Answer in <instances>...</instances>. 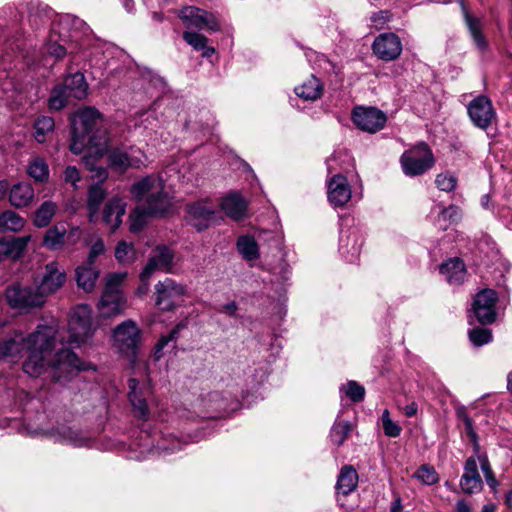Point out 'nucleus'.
<instances>
[{"instance_id":"obj_1","label":"nucleus","mask_w":512,"mask_h":512,"mask_svg":"<svg viewBox=\"0 0 512 512\" xmlns=\"http://www.w3.org/2000/svg\"><path fill=\"white\" fill-rule=\"evenodd\" d=\"M55 341L56 330L51 326L39 325L27 337L21 331H15L0 341V355L16 361L27 351L28 357L23 363L26 374L38 377L49 372L55 382L65 384L85 368L78 356L68 348L58 350L48 361L47 357L54 348Z\"/></svg>"},{"instance_id":"obj_2","label":"nucleus","mask_w":512,"mask_h":512,"mask_svg":"<svg viewBox=\"0 0 512 512\" xmlns=\"http://www.w3.org/2000/svg\"><path fill=\"white\" fill-rule=\"evenodd\" d=\"M93 36L90 27L79 17L65 14L52 22L45 51L56 60L85 49Z\"/></svg>"},{"instance_id":"obj_3","label":"nucleus","mask_w":512,"mask_h":512,"mask_svg":"<svg viewBox=\"0 0 512 512\" xmlns=\"http://www.w3.org/2000/svg\"><path fill=\"white\" fill-rule=\"evenodd\" d=\"M101 114L93 107L78 111L72 119L70 150L73 154H81L87 147H95L102 153L107 146V138L99 126Z\"/></svg>"},{"instance_id":"obj_4","label":"nucleus","mask_w":512,"mask_h":512,"mask_svg":"<svg viewBox=\"0 0 512 512\" xmlns=\"http://www.w3.org/2000/svg\"><path fill=\"white\" fill-rule=\"evenodd\" d=\"M130 191L137 199L146 197L144 206L151 215H164L169 211L171 201L164 192V181L160 177L146 176L134 183Z\"/></svg>"},{"instance_id":"obj_5","label":"nucleus","mask_w":512,"mask_h":512,"mask_svg":"<svg viewBox=\"0 0 512 512\" xmlns=\"http://www.w3.org/2000/svg\"><path fill=\"white\" fill-rule=\"evenodd\" d=\"M126 273H114L107 277L104 291L99 301V311L103 317L121 314L126 308V298L121 292V284Z\"/></svg>"},{"instance_id":"obj_6","label":"nucleus","mask_w":512,"mask_h":512,"mask_svg":"<svg viewBox=\"0 0 512 512\" xmlns=\"http://www.w3.org/2000/svg\"><path fill=\"white\" fill-rule=\"evenodd\" d=\"M400 164L406 176L416 177L429 171L435 164V158L430 147L421 142L404 151Z\"/></svg>"},{"instance_id":"obj_7","label":"nucleus","mask_w":512,"mask_h":512,"mask_svg":"<svg viewBox=\"0 0 512 512\" xmlns=\"http://www.w3.org/2000/svg\"><path fill=\"white\" fill-rule=\"evenodd\" d=\"M185 294V285L166 277L155 285V305L162 311H172L181 305Z\"/></svg>"},{"instance_id":"obj_8","label":"nucleus","mask_w":512,"mask_h":512,"mask_svg":"<svg viewBox=\"0 0 512 512\" xmlns=\"http://www.w3.org/2000/svg\"><path fill=\"white\" fill-rule=\"evenodd\" d=\"M114 346L127 356L137 353L141 330L133 320H125L113 330Z\"/></svg>"},{"instance_id":"obj_9","label":"nucleus","mask_w":512,"mask_h":512,"mask_svg":"<svg viewBox=\"0 0 512 512\" xmlns=\"http://www.w3.org/2000/svg\"><path fill=\"white\" fill-rule=\"evenodd\" d=\"M69 334L70 342L77 345L86 342L92 336L91 309L88 305L74 308L69 320Z\"/></svg>"},{"instance_id":"obj_10","label":"nucleus","mask_w":512,"mask_h":512,"mask_svg":"<svg viewBox=\"0 0 512 512\" xmlns=\"http://www.w3.org/2000/svg\"><path fill=\"white\" fill-rule=\"evenodd\" d=\"M5 298L8 305L13 309H30L42 306L45 302L38 290L31 287L13 284L5 291Z\"/></svg>"},{"instance_id":"obj_11","label":"nucleus","mask_w":512,"mask_h":512,"mask_svg":"<svg viewBox=\"0 0 512 512\" xmlns=\"http://www.w3.org/2000/svg\"><path fill=\"white\" fill-rule=\"evenodd\" d=\"M186 212L188 221L198 231L207 229L221 218L219 211L205 201L189 204Z\"/></svg>"},{"instance_id":"obj_12","label":"nucleus","mask_w":512,"mask_h":512,"mask_svg":"<svg viewBox=\"0 0 512 512\" xmlns=\"http://www.w3.org/2000/svg\"><path fill=\"white\" fill-rule=\"evenodd\" d=\"M353 123L362 131L376 133L383 129L386 115L375 107H356L352 112Z\"/></svg>"},{"instance_id":"obj_13","label":"nucleus","mask_w":512,"mask_h":512,"mask_svg":"<svg viewBox=\"0 0 512 512\" xmlns=\"http://www.w3.org/2000/svg\"><path fill=\"white\" fill-rule=\"evenodd\" d=\"M497 293L492 289L480 291L473 301V312L482 325L491 324L495 321Z\"/></svg>"},{"instance_id":"obj_14","label":"nucleus","mask_w":512,"mask_h":512,"mask_svg":"<svg viewBox=\"0 0 512 512\" xmlns=\"http://www.w3.org/2000/svg\"><path fill=\"white\" fill-rule=\"evenodd\" d=\"M66 282V272L58 262L52 261L45 266L41 281L37 286L43 299L57 292Z\"/></svg>"},{"instance_id":"obj_15","label":"nucleus","mask_w":512,"mask_h":512,"mask_svg":"<svg viewBox=\"0 0 512 512\" xmlns=\"http://www.w3.org/2000/svg\"><path fill=\"white\" fill-rule=\"evenodd\" d=\"M468 114L472 123L480 129H487L496 116L492 102L483 95L476 97L469 103Z\"/></svg>"},{"instance_id":"obj_16","label":"nucleus","mask_w":512,"mask_h":512,"mask_svg":"<svg viewBox=\"0 0 512 512\" xmlns=\"http://www.w3.org/2000/svg\"><path fill=\"white\" fill-rule=\"evenodd\" d=\"M363 237L357 228L341 229L339 252L349 263H354L361 252Z\"/></svg>"},{"instance_id":"obj_17","label":"nucleus","mask_w":512,"mask_h":512,"mask_svg":"<svg viewBox=\"0 0 512 512\" xmlns=\"http://www.w3.org/2000/svg\"><path fill=\"white\" fill-rule=\"evenodd\" d=\"M372 48L381 60L393 61L401 55L402 43L395 33H383L375 38Z\"/></svg>"},{"instance_id":"obj_18","label":"nucleus","mask_w":512,"mask_h":512,"mask_svg":"<svg viewBox=\"0 0 512 512\" xmlns=\"http://www.w3.org/2000/svg\"><path fill=\"white\" fill-rule=\"evenodd\" d=\"M173 258L174 255L171 249L166 246H157L144 266L140 279L142 281L149 280L156 270L170 271Z\"/></svg>"},{"instance_id":"obj_19","label":"nucleus","mask_w":512,"mask_h":512,"mask_svg":"<svg viewBox=\"0 0 512 512\" xmlns=\"http://www.w3.org/2000/svg\"><path fill=\"white\" fill-rule=\"evenodd\" d=\"M141 153L130 147L128 150L124 148H115L108 155L109 164L115 170L124 172L128 168H138L143 164Z\"/></svg>"},{"instance_id":"obj_20","label":"nucleus","mask_w":512,"mask_h":512,"mask_svg":"<svg viewBox=\"0 0 512 512\" xmlns=\"http://www.w3.org/2000/svg\"><path fill=\"white\" fill-rule=\"evenodd\" d=\"M128 399L132 406L134 417L146 422L150 419V409L146 401L144 390L139 387V381L135 378L128 380Z\"/></svg>"},{"instance_id":"obj_21","label":"nucleus","mask_w":512,"mask_h":512,"mask_svg":"<svg viewBox=\"0 0 512 512\" xmlns=\"http://www.w3.org/2000/svg\"><path fill=\"white\" fill-rule=\"evenodd\" d=\"M328 199L334 207H343L351 199V188L345 176L336 174L329 180Z\"/></svg>"},{"instance_id":"obj_22","label":"nucleus","mask_w":512,"mask_h":512,"mask_svg":"<svg viewBox=\"0 0 512 512\" xmlns=\"http://www.w3.org/2000/svg\"><path fill=\"white\" fill-rule=\"evenodd\" d=\"M460 486L466 494H474L482 490L483 482L478 472L477 461L474 457H469L465 462L464 473L460 479Z\"/></svg>"},{"instance_id":"obj_23","label":"nucleus","mask_w":512,"mask_h":512,"mask_svg":"<svg viewBox=\"0 0 512 512\" xmlns=\"http://www.w3.org/2000/svg\"><path fill=\"white\" fill-rule=\"evenodd\" d=\"M447 2H451L452 0H446ZM460 2L462 12L464 15L465 23L467 25V28L469 30V33L474 41V44L476 47L484 51L488 47L487 40L482 32L483 30V23L480 18L475 17L469 13L467 10L463 0H458Z\"/></svg>"},{"instance_id":"obj_24","label":"nucleus","mask_w":512,"mask_h":512,"mask_svg":"<svg viewBox=\"0 0 512 512\" xmlns=\"http://www.w3.org/2000/svg\"><path fill=\"white\" fill-rule=\"evenodd\" d=\"M126 212V203L117 197L109 200L104 208L102 220L111 231H115L122 223V217Z\"/></svg>"},{"instance_id":"obj_25","label":"nucleus","mask_w":512,"mask_h":512,"mask_svg":"<svg viewBox=\"0 0 512 512\" xmlns=\"http://www.w3.org/2000/svg\"><path fill=\"white\" fill-rule=\"evenodd\" d=\"M29 241V235L0 239V261H3L7 258H19L25 251Z\"/></svg>"},{"instance_id":"obj_26","label":"nucleus","mask_w":512,"mask_h":512,"mask_svg":"<svg viewBox=\"0 0 512 512\" xmlns=\"http://www.w3.org/2000/svg\"><path fill=\"white\" fill-rule=\"evenodd\" d=\"M60 87L63 88L72 99L81 100L87 96L88 85L84 75L80 72L68 75Z\"/></svg>"},{"instance_id":"obj_27","label":"nucleus","mask_w":512,"mask_h":512,"mask_svg":"<svg viewBox=\"0 0 512 512\" xmlns=\"http://www.w3.org/2000/svg\"><path fill=\"white\" fill-rule=\"evenodd\" d=\"M440 273L445 276L447 282L452 285L461 284L466 276L464 262L459 258H452L439 267Z\"/></svg>"},{"instance_id":"obj_28","label":"nucleus","mask_w":512,"mask_h":512,"mask_svg":"<svg viewBox=\"0 0 512 512\" xmlns=\"http://www.w3.org/2000/svg\"><path fill=\"white\" fill-rule=\"evenodd\" d=\"M54 437L61 443L75 447L88 446L91 442V437L89 435L81 430L73 429L71 427H61L57 429Z\"/></svg>"},{"instance_id":"obj_29","label":"nucleus","mask_w":512,"mask_h":512,"mask_svg":"<svg viewBox=\"0 0 512 512\" xmlns=\"http://www.w3.org/2000/svg\"><path fill=\"white\" fill-rule=\"evenodd\" d=\"M324 90V84L322 81L314 75H311L301 85L295 87V94L306 101L318 100Z\"/></svg>"},{"instance_id":"obj_30","label":"nucleus","mask_w":512,"mask_h":512,"mask_svg":"<svg viewBox=\"0 0 512 512\" xmlns=\"http://www.w3.org/2000/svg\"><path fill=\"white\" fill-rule=\"evenodd\" d=\"M358 485V474L352 465H345L341 468L337 483V493L348 495L353 492Z\"/></svg>"},{"instance_id":"obj_31","label":"nucleus","mask_w":512,"mask_h":512,"mask_svg":"<svg viewBox=\"0 0 512 512\" xmlns=\"http://www.w3.org/2000/svg\"><path fill=\"white\" fill-rule=\"evenodd\" d=\"M221 208L227 216L239 220L245 215L247 204L240 195L234 193L222 199Z\"/></svg>"},{"instance_id":"obj_32","label":"nucleus","mask_w":512,"mask_h":512,"mask_svg":"<svg viewBox=\"0 0 512 512\" xmlns=\"http://www.w3.org/2000/svg\"><path fill=\"white\" fill-rule=\"evenodd\" d=\"M34 198V189L29 183H18L14 185L9 194V201L14 207H25Z\"/></svg>"},{"instance_id":"obj_33","label":"nucleus","mask_w":512,"mask_h":512,"mask_svg":"<svg viewBox=\"0 0 512 512\" xmlns=\"http://www.w3.org/2000/svg\"><path fill=\"white\" fill-rule=\"evenodd\" d=\"M76 282L78 287L85 292H91L96 285L99 271L93 265H81L75 271Z\"/></svg>"},{"instance_id":"obj_34","label":"nucleus","mask_w":512,"mask_h":512,"mask_svg":"<svg viewBox=\"0 0 512 512\" xmlns=\"http://www.w3.org/2000/svg\"><path fill=\"white\" fill-rule=\"evenodd\" d=\"M66 234L67 231L63 224L54 225L46 231L42 244L49 250H59L65 242Z\"/></svg>"},{"instance_id":"obj_35","label":"nucleus","mask_w":512,"mask_h":512,"mask_svg":"<svg viewBox=\"0 0 512 512\" xmlns=\"http://www.w3.org/2000/svg\"><path fill=\"white\" fill-rule=\"evenodd\" d=\"M352 430H353V425L351 422L343 420L340 418V416H337V418L330 430V434H329L330 441L334 445L339 447L344 444V442L349 437Z\"/></svg>"},{"instance_id":"obj_36","label":"nucleus","mask_w":512,"mask_h":512,"mask_svg":"<svg viewBox=\"0 0 512 512\" xmlns=\"http://www.w3.org/2000/svg\"><path fill=\"white\" fill-rule=\"evenodd\" d=\"M183 39L193 47L196 51H202L203 57H211L215 53V48L208 46V38L200 33L185 31L183 33Z\"/></svg>"},{"instance_id":"obj_37","label":"nucleus","mask_w":512,"mask_h":512,"mask_svg":"<svg viewBox=\"0 0 512 512\" xmlns=\"http://www.w3.org/2000/svg\"><path fill=\"white\" fill-rule=\"evenodd\" d=\"M106 197V192L100 183L92 185L88 190L87 208L89 211V220L93 221L97 215L100 205Z\"/></svg>"},{"instance_id":"obj_38","label":"nucleus","mask_w":512,"mask_h":512,"mask_svg":"<svg viewBox=\"0 0 512 512\" xmlns=\"http://www.w3.org/2000/svg\"><path fill=\"white\" fill-rule=\"evenodd\" d=\"M238 252L247 261L256 260L259 257V248L252 236H240L236 243Z\"/></svg>"},{"instance_id":"obj_39","label":"nucleus","mask_w":512,"mask_h":512,"mask_svg":"<svg viewBox=\"0 0 512 512\" xmlns=\"http://www.w3.org/2000/svg\"><path fill=\"white\" fill-rule=\"evenodd\" d=\"M58 206L53 201H45L35 212L34 224L37 227H46L57 212Z\"/></svg>"},{"instance_id":"obj_40","label":"nucleus","mask_w":512,"mask_h":512,"mask_svg":"<svg viewBox=\"0 0 512 512\" xmlns=\"http://www.w3.org/2000/svg\"><path fill=\"white\" fill-rule=\"evenodd\" d=\"M179 326L173 328L167 335L161 336L154 346L151 357L154 361H159L164 355V349L170 346L172 349L176 346L178 338Z\"/></svg>"},{"instance_id":"obj_41","label":"nucleus","mask_w":512,"mask_h":512,"mask_svg":"<svg viewBox=\"0 0 512 512\" xmlns=\"http://www.w3.org/2000/svg\"><path fill=\"white\" fill-rule=\"evenodd\" d=\"M27 173L35 182L43 183L49 178L48 164L43 158L35 157L29 162Z\"/></svg>"},{"instance_id":"obj_42","label":"nucleus","mask_w":512,"mask_h":512,"mask_svg":"<svg viewBox=\"0 0 512 512\" xmlns=\"http://www.w3.org/2000/svg\"><path fill=\"white\" fill-rule=\"evenodd\" d=\"M25 221L16 212L8 210L0 214V229L3 231H20Z\"/></svg>"},{"instance_id":"obj_43","label":"nucleus","mask_w":512,"mask_h":512,"mask_svg":"<svg viewBox=\"0 0 512 512\" xmlns=\"http://www.w3.org/2000/svg\"><path fill=\"white\" fill-rule=\"evenodd\" d=\"M203 9L195 6H188L179 11V17L187 27L202 29Z\"/></svg>"},{"instance_id":"obj_44","label":"nucleus","mask_w":512,"mask_h":512,"mask_svg":"<svg viewBox=\"0 0 512 512\" xmlns=\"http://www.w3.org/2000/svg\"><path fill=\"white\" fill-rule=\"evenodd\" d=\"M54 119L49 116H41L36 119L34 123V137L37 142L44 143L47 140V135L54 129Z\"/></svg>"},{"instance_id":"obj_45","label":"nucleus","mask_w":512,"mask_h":512,"mask_svg":"<svg viewBox=\"0 0 512 512\" xmlns=\"http://www.w3.org/2000/svg\"><path fill=\"white\" fill-rule=\"evenodd\" d=\"M148 216H152L147 212L146 207L138 206L130 214V231L133 233L139 232L147 223Z\"/></svg>"},{"instance_id":"obj_46","label":"nucleus","mask_w":512,"mask_h":512,"mask_svg":"<svg viewBox=\"0 0 512 512\" xmlns=\"http://www.w3.org/2000/svg\"><path fill=\"white\" fill-rule=\"evenodd\" d=\"M70 100H72V98L68 96L60 85H58L51 91L49 107L52 110H61L69 103Z\"/></svg>"},{"instance_id":"obj_47","label":"nucleus","mask_w":512,"mask_h":512,"mask_svg":"<svg viewBox=\"0 0 512 512\" xmlns=\"http://www.w3.org/2000/svg\"><path fill=\"white\" fill-rule=\"evenodd\" d=\"M340 392L344 393L352 402H361L365 396V388L356 381H349L340 387Z\"/></svg>"},{"instance_id":"obj_48","label":"nucleus","mask_w":512,"mask_h":512,"mask_svg":"<svg viewBox=\"0 0 512 512\" xmlns=\"http://www.w3.org/2000/svg\"><path fill=\"white\" fill-rule=\"evenodd\" d=\"M468 336L475 346H482L492 341V332L488 328L474 327L469 330Z\"/></svg>"},{"instance_id":"obj_49","label":"nucleus","mask_w":512,"mask_h":512,"mask_svg":"<svg viewBox=\"0 0 512 512\" xmlns=\"http://www.w3.org/2000/svg\"><path fill=\"white\" fill-rule=\"evenodd\" d=\"M135 250L131 243L118 242L115 249V257L120 263H129L134 260Z\"/></svg>"},{"instance_id":"obj_50","label":"nucleus","mask_w":512,"mask_h":512,"mask_svg":"<svg viewBox=\"0 0 512 512\" xmlns=\"http://www.w3.org/2000/svg\"><path fill=\"white\" fill-rule=\"evenodd\" d=\"M478 460L480 462L481 470L484 474V478H485L487 485L491 489L495 490L498 487L499 482L497 481V479L494 476L493 470L491 468V465H490V462H489L487 456L479 455Z\"/></svg>"},{"instance_id":"obj_51","label":"nucleus","mask_w":512,"mask_h":512,"mask_svg":"<svg viewBox=\"0 0 512 512\" xmlns=\"http://www.w3.org/2000/svg\"><path fill=\"white\" fill-rule=\"evenodd\" d=\"M382 426L384 434L388 437L396 438L401 434V426L390 418V413L387 409L382 413Z\"/></svg>"},{"instance_id":"obj_52","label":"nucleus","mask_w":512,"mask_h":512,"mask_svg":"<svg viewBox=\"0 0 512 512\" xmlns=\"http://www.w3.org/2000/svg\"><path fill=\"white\" fill-rule=\"evenodd\" d=\"M417 479L426 485H433L438 482V474L436 470L427 465L421 466L415 473Z\"/></svg>"},{"instance_id":"obj_53","label":"nucleus","mask_w":512,"mask_h":512,"mask_svg":"<svg viewBox=\"0 0 512 512\" xmlns=\"http://www.w3.org/2000/svg\"><path fill=\"white\" fill-rule=\"evenodd\" d=\"M436 186L445 192L453 191L457 184V178L451 173H440L435 179Z\"/></svg>"},{"instance_id":"obj_54","label":"nucleus","mask_w":512,"mask_h":512,"mask_svg":"<svg viewBox=\"0 0 512 512\" xmlns=\"http://www.w3.org/2000/svg\"><path fill=\"white\" fill-rule=\"evenodd\" d=\"M202 15V29L205 28L210 32H217L220 30V21L214 13L204 10Z\"/></svg>"},{"instance_id":"obj_55","label":"nucleus","mask_w":512,"mask_h":512,"mask_svg":"<svg viewBox=\"0 0 512 512\" xmlns=\"http://www.w3.org/2000/svg\"><path fill=\"white\" fill-rule=\"evenodd\" d=\"M460 219V210L456 206H449L447 208H444L439 216L438 221H444V222H456Z\"/></svg>"},{"instance_id":"obj_56","label":"nucleus","mask_w":512,"mask_h":512,"mask_svg":"<svg viewBox=\"0 0 512 512\" xmlns=\"http://www.w3.org/2000/svg\"><path fill=\"white\" fill-rule=\"evenodd\" d=\"M391 19V13L388 10H382L377 13H373L370 20L374 27L378 30L383 29L385 24Z\"/></svg>"},{"instance_id":"obj_57","label":"nucleus","mask_w":512,"mask_h":512,"mask_svg":"<svg viewBox=\"0 0 512 512\" xmlns=\"http://www.w3.org/2000/svg\"><path fill=\"white\" fill-rule=\"evenodd\" d=\"M81 180L79 170L75 166H67L64 171V181L73 186L74 190L78 189V182Z\"/></svg>"},{"instance_id":"obj_58","label":"nucleus","mask_w":512,"mask_h":512,"mask_svg":"<svg viewBox=\"0 0 512 512\" xmlns=\"http://www.w3.org/2000/svg\"><path fill=\"white\" fill-rule=\"evenodd\" d=\"M105 251V246L102 239H97L91 246L89 255L87 258L86 264L93 265L95 263L96 258L103 254Z\"/></svg>"},{"instance_id":"obj_59","label":"nucleus","mask_w":512,"mask_h":512,"mask_svg":"<svg viewBox=\"0 0 512 512\" xmlns=\"http://www.w3.org/2000/svg\"><path fill=\"white\" fill-rule=\"evenodd\" d=\"M454 512H472V508L465 500H458ZM481 512H495V506L493 504H486Z\"/></svg>"},{"instance_id":"obj_60","label":"nucleus","mask_w":512,"mask_h":512,"mask_svg":"<svg viewBox=\"0 0 512 512\" xmlns=\"http://www.w3.org/2000/svg\"><path fill=\"white\" fill-rule=\"evenodd\" d=\"M457 415L463 421L467 433L470 436L475 437L476 435H475L474 430H473L472 419L467 415L465 409L464 408L458 409L457 410Z\"/></svg>"},{"instance_id":"obj_61","label":"nucleus","mask_w":512,"mask_h":512,"mask_svg":"<svg viewBox=\"0 0 512 512\" xmlns=\"http://www.w3.org/2000/svg\"><path fill=\"white\" fill-rule=\"evenodd\" d=\"M316 65L319 69H322L327 73L334 71L335 68L333 62L323 54L316 55Z\"/></svg>"},{"instance_id":"obj_62","label":"nucleus","mask_w":512,"mask_h":512,"mask_svg":"<svg viewBox=\"0 0 512 512\" xmlns=\"http://www.w3.org/2000/svg\"><path fill=\"white\" fill-rule=\"evenodd\" d=\"M209 399L213 403L211 405V407L215 411L221 412V411H225L226 410V406L222 403V401H220V394L219 393H217V392L211 393L209 395Z\"/></svg>"},{"instance_id":"obj_63","label":"nucleus","mask_w":512,"mask_h":512,"mask_svg":"<svg viewBox=\"0 0 512 512\" xmlns=\"http://www.w3.org/2000/svg\"><path fill=\"white\" fill-rule=\"evenodd\" d=\"M158 449L163 451H171L174 452L181 448L180 440L173 438L172 443L170 445H166L165 443H158Z\"/></svg>"},{"instance_id":"obj_64","label":"nucleus","mask_w":512,"mask_h":512,"mask_svg":"<svg viewBox=\"0 0 512 512\" xmlns=\"http://www.w3.org/2000/svg\"><path fill=\"white\" fill-rule=\"evenodd\" d=\"M238 306L235 301L228 302L224 304L221 308V312L228 314L229 316H234Z\"/></svg>"}]
</instances>
